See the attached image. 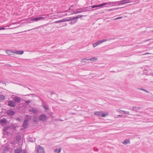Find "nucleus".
Returning a JSON list of instances; mask_svg holds the SVG:
<instances>
[{
	"instance_id": "21",
	"label": "nucleus",
	"mask_w": 153,
	"mask_h": 153,
	"mask_svg": "<svg viewBox=\"0 0 153 153\" xmlns=\"http://www.w3.org/2000/svg\"><path fill=\"white\" fill-rule=\"evenodd\" d=\"M16 140L17 141H19L21 140V136L20 135H18L16 136Z\"/></svg>"
},
{
	"instance_id": "50",
	"label": "nucleus",
	"mask_w": 153,
	"mask_h": 153,
	"mask_svg": "<svg viewBox=\"0 0 153 153\" xmlns=\"http://www.w3.org/2000/svg\"><path fill=\"white\" fill-rule=\"evenodd\" d=\"M96 43V45H97V46L98 45H99V43L98 42V41L97 42H96V43Z\"/></svg>"
},
{
	"instance_id": "61",
	"label": "nucleus",
	"mask_w": 153,
	"mask_h": 153,
	"mask_svg": "<svg viewBox=\"0 0 153 153\" xmlns=\"http://www.w3.org/2000/svg\"><path fill=\"white\" fill-rule=\"evenodd\" d=\"M114 39L113 38L110 39Z\"/></svg>"
},
{
	"instance_id": "17",
	"label": "nucleus",
	"mask_w": 153,
	"mask_h": 153,
	"mask_svg": "<svg viewBox=\"0 0 153 153\" xmlns=\"http://www.w3.org/2000/svg\"><path fill=\"white\" fill-rule=\"evenodd\" d=\"M61 150V148L59 147L58 148H57L55 149L54 151L56 153H60Z\"/></svg>"
},
{
	"instance_id": "59",
	"label": "nucleus",
	"mask_w": 153,
	"mask_h": 153,
	"mask_svg": "<svg viewBox=\"0 0 153 153\" xmlns=\"http://www.w3.org/2000/svg\"><path fill=\"white\" fill-rule=\"evenodd\" d=\"M150 39H148L146 40V41H149V40Z\"/></svg>"
},
{
	"instance_id": "63",
	"label": "nucleus",
	"mask_w": 153,
	"mask_h": 153,
	"mask_svg": "<svg viewBox=\"0 0 153 153\" xmlns=\"http://www.w3.org/2000/svg\"><path fill=\"white\" fill-rule=\"evenodd\" d=\"M114 72V71H111V72Z\"/></svg>"
},
{
	"instance_id": "56",
	"label": "nucleus",
	"mask_w": 153,
	"mask_h": 153,
	"mask_svg": "<svg viewBox=\"0 0 153 153\" xmlns=\"http://www.w3.org/2000/svg\"><path fill=\"white\" fill-rule=\"evenodd\" d=\"M51 95H52L53 94H54V93H53L51 92Z\"/></svg>"
},
{
	"instance_id": "1",
	"label": "nucleus",
	"mask_w": 153,
	"mask_h": 153,
	"mask_svg": "<svg viewBox=\"0 0 153 153\" xmlns=\"http://www.w3.org/2000/svg\"><path fill=\"white\" fill-rule=\"evenodd\" d=\"M121 1H117L109 2H106V5H107L108 6H113L116 5H121L119 4L122 3V2Z\"/></svg>"
},
{
	"instance_id": "36",
	"label": "nucleus",
	"mask_w": 153,
	"mask_h": 153,
	"mask_svg": "<svg viewBox=\"0 0 153 153\" xmlns=\"http://www.w3.org/2000/svg\"><path fill=\"white\" fill-rule=\"evenodd\" d=\"M117 110V111H118L120 113L123 114V112L124 113V111H123V110Z\"/></svg>"
},
{
	"instance_id": "52",
	"label": "nucleus",
	"mask_w": 153,
	"mask_h": 153,
	"mask_svg": "<svg viewBox=\"0 0 153 153\" xmlns=\"http://www.w3.org/2000/svg\"><path fill=\"white\" fill-rule=\"evenodd\" d=\"M69 10H74V9H71V8H69Z\"/></svg>"
},
{
	"instance_id": "18",
	"label": "nucleus",
	"mask_w": 153,
	"mask_h": 153,
	"mask_svg": "<svg viewBox=\"0 0 153 153\" xmlns=\"http://www.w3.org/2000/svg\"><path fill=\"white\" fill-rule=\"evenodd\" d=\"M22 152V149L21 148H18L15 150V153H21Z\"/></svg>"
},
{
	"instance_id": "2",
	"label": "nucleus",
	"mask_w": 153,
	"mask_h": 153,
	"mask_svg": "<svg viewBox=\"0 0 153 153\" xmlns=\"http://www.w3.org/2000/svg\"><path fill=\"white\" fill-rule=\"evenodd\" d=\"M11 129V127L10 126L4 127L3 129V134L5 135H8L10 132Z\"/></svg>"
},
{
	"instance_id": "26",
	"label": "nucleus",
	"mask_w": 153,
	"mask_h": 153,
	"mask_svg": "<svg viewBox=\"0 0 153 153\" xmlns=\"http://www.w3.org/2000/svg\"><path fill=\"white\" fill-rule=\"evenodd\" d=\"M130 143L129 139L125 140L123 142V143Z\"/></svg>"
},
{
	"instance_id": "39",
	"label": "nucleus",
	"mask_w": 153,
	"mask_h": 153,
	"mask_svg": "<svg viewBox=\"0 0 153 153\" xmlns=\"http://www.w3.org/2000/svg\"><path fill=\"white\" fill-rule=\"evenodd\" d=\"M40 98V100L42 102V105H43V106L44 105H45V104H44L45 102H44V101H43V100L42 99H41L40 98Z\"/></svg>"
},
{
	"instance_id": "62",
	"label": "nucleus",
	"mask_w": 153,
	"mask_h": 153,
	"mask_svg": "<svg viewBox=\"0 0 153 153\" xmlns=\"http://www.w3.org/2000/svg\"><path fill=\"white\" fill-rule=\"evenodd\" d=\"M67 13H66L65 16H67Z\"/></svg>"
},
{
	"instance_id": "25",
	"label": "nucleus",
	"mask_w": 153,
	"mask_h": 153,
	"mask_svg": "<svg viewBox=\"0 0 153 153\" xmlns=\"http://www.w3.org/2000/svg\"><path fill=\"white\" fill-rule=\"evenodd\" d=\"M131 109L132 111H137L138 110L137 109V107H136V106L132 107V109Z\"/></svg>"
},
{
	"instance_id": "51",
	"label": "nucleus",
	"mask_w": 153,
	"mask_h": 153,
	"mask_svg": "<svg viewBox=\"0 0 153 153\" xmlns=\"http://www.w3.org/2000/svg\"><path fill=\"white\" fill-rule=\"evenodd\" d=\"M141 108L140 107H137L138 110L139 109H140Z\"/></svg>"
},
{
	"instance_id": "54",
	"label": "nucleus",
	"mask_w": 153,
	"mask_h": 153,
	"mask_svg": "<svg viewBox=\"0 0 153 153\" xmlns=\"http://www.w3.org/2000/svg\"><path fill=\"white\" fill-rule=\"evenodd\" d=\"M13 129H15L16 128V127L15 126H13Z\"/></svg>"
},
{
	"instance_id": "38",
	"label": "nucleus",
	"mask_w": 153,
	"mask_h": 153,
	"mask_svg": "<svg viewBox=\"0 0 153 153\" xmlns=\"http://www.w3.org/2000/svg\"><path fill=\"white\" fill-rule=\"evenodd\" d=\"M30 95H32V97H34L35 96H36V95L34 94H28L27 95V96H30Z\"/></svg>"
},
{
	"instance_id": "58",
	"label": "nucleus",
	"mask_w": 153,
	"mask_h": 153,
	"mask_svg": "<svg viewBox=\"0 0 153 153\" xmlns=\"http://www.w3.org/2000/svg\"><path fill=\"white\" fill-rule=\"evenodd\" d=\"M62 100V101H64L65 102V101L64 100Z\"/></svg>"
},
{
	"instance_id": "55",
	"label": "nucleus",
	"mask_w": 153,
	"mask_h": 153,
	"mask_svg": "<svg viewBox=\"0 0 153 153\" xmlns=\"http://www.w3.org/2000/svg\"><path fill=\"white\" fill-rule=\"evenodd\" d=\"M149 54V53H146L143 54V55H145V54Z\"/></svg>"
},
{
	"instance_id": "24",
	"label": "nucleus",
	"mask_w": 153,
	"mask_h": 153,
	"mask_svg": "<svg viewBox=\"0 0 153 153\" xmlns=\"http://www.w3.org/2000/svg\"><path fill=\"white\" fill-rule=\"evenodd\" d=\"M108 40V39H104L102 40H99L98 41V42L99 43V44L100 43H101L104 42Z\"/></svg>"
},
{
	"instance_id": "64",
	"label": "nucleus",
	"mask_w": 153,
	"mask_h": 153,
	"mask_svg": "<svg viewBox=\"0 0 153 153\" xmlns=\"http://www.w3.org/2000/svg\"><path fill=\"white\" fill-rule=\"evenodd\" d=\"M59 120H61V121H62V120H61V119H59Z\"/></svg>"
},
{
	"instance_id": "12",
	"label": "nucleus",
	"mask_w": 153,
	"mask_h": 153,
	"mask_svg": "<svg viewBox=\"0 0 153 153\" xmlns=\"http://www.w3.org/2000/svg\"><path fill=\"white\" fill-rule=\"evenodd\" d=\"M85 9L86 8L84 7L82 8L77 9L76 10H78V13H79L81 12H86V10H85Z\"/></svg>"
},
{
	"instance_id": "7",
	"label": "nucleus",
	"mask_w": 153,
	"mask_h": 153,
	"mask_svg": "<svg viewBox=\"0 0 153 153\" xmlns=\"http://www.w3.org/2000/svg\"><path fill=\"white\" fill-rule=\"evenodd\" d=\"M29 121V120L28 118L27 119H25L24 120L23 123V125L22 126L25 128H26L28 126V122Z\"/></svg>"
},
{
	"instance_id": "48",
	"label": "nucleus",
	"mask_w": 153,
	"mask_h": 153,
	"mask_svg": "<svg viewBox=\"0 0 153 153\" xmlns=\"http://www.w3.org/2000/svg\"><path fill=\"white\" fill-rule=\"evenodd\" d=\"M118 9V8H115V9H113V10L117 9ZM109 10V11H111L113 10V9H110L109 10Z\"/></svg>"
},
{
	"instance_id": "27",
	"label": "nucleus",
	"mask_w": 153,
	"mask_h": 153,
	"mask_svg": "<svg viewBox=\"0 0 153 153\" xmlns=\"http://www.w3.org/2000/svg\"><path fill=\"white\" fill-rule=\"evenodd\" d=\"M33 121L35 122H37L39 121V119L36 117H33Z\"/></svg>"
},
{
	"instance_id": "31",
	"label": "nucleus",
	"mask_w": 153,
	"mask_h": 153,
	"mask_svg": "<svg viewBox=\"0 0 153 153\" xmlns=\"http://www.w3.org/2000/svg\"><path fill=\"white\" fill-rule=\"evenodd\" d=\"M138 89L140 90H141V91H143L147 93H149V92L147 91V90H146L143 89V88H139Z\"/></svg>"
},
{
	"instance_id": "45",
	"label": "nucleus",
	"mask_w": 153,
	"mask_h": 153,
	"mask_svg": "<svg viewBox=\"0 0 153 153\" xmlns=\"http://www.w3.org/2000/svg\"><path fill=\"white\" fill-rule=\"evenodd\" d=\"M23 153H27V152L26 149H25L23 151Z\"/></svg>"
},
{
	"instance_id": "43",
	"label": "nucleus",
	"mask_w": 153,
	"mask_h": 153,
	"mask_svg": "<svg viewBox=\"0 0 153 153\" xmlns=\"http://www.w3.org/2000/svg\"><path fill=\"white\" fill-rule=\"evenodd\" d=\"M18 24V23L17 22H16L15 23H10V25H13V24Z\"/></svg>"
},
{
	"instance_id": "46",
	"label": "nucleus",
	"mask_w": 153,
	"mask_h": 153,
	"mask_svg": "<svg viewBox=\"0 0 153 153\" xmlns=\"http://www.w3.org/2000/svg\"><path fill=\"white\" fill-rule=\"evenodd\" d=\"M122 18V17H118V18H117L114 19V20H117V19H121Z\"/></svg>"
},
{
	"instance_id": "34",
	"label": "nucleus",
	"mask_w": 153,
	"mask_h": 153,
	"mask_svg": "<svg viewBox=\"0 0 153 153\" xmlns=\"http://www.w3.org/2000/svg\"><path fill=\"white\" fill-rule=\"evenodd\" d=\"M32 138L29 137L28 138V140L30 142H33L34 140H32Z\"/></svg>"
},
{
	"instance_id": "40",
	"label": "nucleus",
	"mask_w": 153,
	"mask_h": 153,
	"mask_svg": "<svg viewBox=\"0 0 153 153\" xmlns=\"http://www.w3.org/2000/svg\"><path fill=\"white\" fill-rule=\"evenodd\" d=\"M43 107L46 110H47L48 109V108L45 105H44L43 106Z\"/></svg>"
},
{
	"instance_id": "33",
	"label": "nucleus",
	"mask_w": 153,
	"mask_h": 153,
	"mask_svg": "<svg viewBox=\"0 0 153 153\" xmlns=\"http://www.w3.org/2000/svg\"><path fill=\"white\" fill-rule=\"evenodd\" d=\"M82 16H83L82 15H78V16H77L76 17H74L75 20H76L77 19L80 18L82 17Z\"/></svg>"
},
{
	"instance_id": "29",
	"label": "nucleus",
	"mask_w": 153,
	"mask_h": 153,
	"mask_svg": "<svg viewBox=\"0 0 153 153\" xmlns=\"http://www.w3.org/2000/svg\"><path fill=\"white\" fill-rule=\"evenodd\" d=\"M77 21V20H74L72 21H71L70 22H69V23L70 25H73Z\"/></svg>"
},
{
	"instance_id": "30",
	"label": "nucleus",
	"mask_w": 153,
	"mask_h": 153,
	"mask_svg": "<svg viewBox=\"0 0 153 153\" xmlns=\"http://www.w3.org/2000/svg\"><path fill=\"white\" fill-rule=\"evenodd\" d=\"M88 59L90 60H91V61H95L97 60V59L95 57H93L90 59Z\"/></svg>"
},
{
	"instance_id": "16",
	"label": "nucleus",
	"mask_w": 153,
	"mask_h": 153,
	"mask_svg": "<svg viewBox=\"0 0 153 153\" xmlns=\"http://www.w3.org/2000/svg\"><path fill=\"white\" fill-rule=\"evenodd\" d=\"M106 5V3H102L98 5H94L93 7H100Z\"/></svg>"
},
{
	"instance_id": "13",
	"label": "nucleus",
	"mask_w": 153,
	"mask_h": 153,
	"mask_svg": "<svg viewBox=\"0 0 153 153\" xmlns=\"http://www.w3.org/2000/svg\"><path fill=\"white\" fill-rule=\"evenodd\" d=\"M13 99L14 102H15V103H19L21 100V98L20 97H14Z\"/></svg>"
},
{
	"instance_id": "60",
	"label": "nucleus",
	"mask_w": 153,
	"mask_h": 153,
	"mask_svg": "<svg viewBox=\"0 0 153 153\" xmlns=\"http://www.w3.org/2000/svg\"><path fill=\"white\" fill-rule=\"evenodd\" d=\"M71 6V7H73V5H72Z\"/></svg>"
},
{
	"instance_id": "23",
	"label": "nucleus",
	"mask_w": 153,
	"mask_h": 153,
	"mask_svg": "<svg viewBox=\"0 0 153 153\" xmlns=\"http://www.w3.org/2000/svg\"><path fill=\"white\" fill-rule=\"evenodd\" d=\"M64 22V19H62L58 21H56L53 22V23H59L62 22Z\"/></svg>"
},
{
	"instance_id": "28",
	"label": "nucleus",
	"mask_w": 153,
	"mask_h": 153,
	"mask_svg": "<svg viewBox=\"0 0 153 153\" xmlns=\"http://www.w3.org/2000/svg\"><path fill=\"white\" fill-rule=\"evenodd\" d=\"M102 112L98 111L94 113L95 115L100 116Z\"/></svg>"
},
{
	"instance_id": "6",
	"label": "nucleus",
	"mask_w": 153,
	"mask_h": 153,
	"mask_svg": "<svg viewBox=\"0 0 153 153\" xmlns=\"http://www.w3.org/2000/svg\"><path fill=\"white\" fill-rule=\"evenodd\" d=\"M7 105L11 107H15L16 105V103L13 100H9L8 101Z\"/></svg>"
},
{
	"instance_id": "5",
	"label": "nucleus",
	"mask_w": 153,
	"mask_h": 153,
	"mask_svg": "<svg viewBox=\"0 0 153 153\" xmlns=\"http://www.w3.org/2000/svg\"><path fill=\"white\" fill-rule=\"evenodd\" d=\"M45 17H33L31 18L32 21H38L40 20H44L45 19Z\"/></svg>"
},
{
	"instance_id": "3",
	"label": "nucleus",
	"mask_w": 153,
	"mask_h": 153,
	"mask_svg": "<svg viewBox=\"0 0 153 153\" xmlns=\"http://www.w3.org/2000/svg\"><path fill=\"white\" fill-rule=\"evenodd\" d=\"M37 153H45V151L43 148L39 145H36V146Z\"/></svg>"
},
{
	"instance_id": "37",
	"label": "nucleus",
	"mask_w": 153,
	"mask_h": 153,
	"mask_svg": "<svg viewBox=\"0 0 153 153\" xmlns=\"http://www.w3.org/2000/svg\"><path fill=\"white\" fill-rule=\"evenodd\" d=\"M31 102V101L30 100H28L25 101V102L26 103L28 104L30 102Z\"/></svg>"
},
{
	"instance_id": "14",
	"label": "nucleus",
	"mask_w": 153,
	"mask_h": 153,
	"mask_svg": "<svg viewBox=\"0 0 153 153\" xmlns=\"http://www.w3.org/2000/svg\"><path fill=\"white\" fill-rule=\"evenodd\" d=\"M68 19H64V22H66L67 21H73V20H75V17H71L68 18Z\"/></svg>"
},
{
	"instance_id": "11",
	"label": "nucleus",
	"mask_w": 153,
	"mask_h": 153,
	"mask_svg": "<svg viewBox=\"0 0 153 153\" xmlns=\"http://www.w3.org/2000/svg\"><path fill=\"white\" fill-rule=\"evenodd\" d=\"M134 1V0H121L122 3L119 4H126L128 3L131 2V1Z\"/></svg>"
},
{
	"instance_id": "15",
	"label": "nucleus",
	"mask_w": 153,
	"mask_h": 153,
	"mask_svg": "<svg viewBox=\"0 0 153 153\" xmlns=\"http://www.w3.org/2000/svg\"><path fill=\"white\" fill-rule=\"evenodd\" d=\"M94 6V5L91 6H88L86 7H85V8H86L85 10H86V12L91 10H92V9L95 8V7H93Z\"/></svg>"
},
{
	"instance_id": "41",
	"label": "nucleus",
	"mask_w": 153,
	"mask_h": 153,
	"mask_svg": "<svg viewBox=\"0 0 153 153\" xmlns=\"http://www.w3.org/2000/svg\"><path fill=\"white\" fill-rule=\"evenodd\" d=\"M87 59H82L81 61L82 62H86V60H87Z\"/></svg>"
},
{
	"instance_id": "35",
	"label": "nucleus",
	"mask_w": 153,
	"mask_h": 153,
	"mask_svg": "<svg viewBox=\"0 0 153 153\" xmlns=\"http://www.w3.org/2000/svg\"><path fill=\"white\" fill-rule=\"evenodd\" d=\"M106 116V114H105L103 113L102 112H101V115H100L101 117H105Z\"/></svg>"
},
{
	"instance_id": "9",
	"label": "nucleus",
	"mask_w": 153,
	"mask_h": 153,
	"mask_svg": "<svg viewBox=\"0 0 153 153\" xmlns=\"http://www.w3.org/2000/svg\"><path fill=\"white\" fill-rule=\"evenodd\" d=\"M7 120L5 118H4L0 120V124L1 125H3L6 124Z\"/></svg>"
},
{
	"instance_id": "49",
	"label": "nucleus",
	"mask_w": 153,
	"mask_h": 153,
	"mask_svg": "<svg viewBox=\"0 0 153 153\" xmlns=\"http://www.w3.org/2000/svg\"><path fill=\"white\" fill-rule=\"evenodd\" d=\"M5 28L4 27H1V30H5Z\"/></svg>"
},
{
	"instance_id": "32",
	"label": "nucleus",
	"mask_w": 153,
	"mask_h": 153,
	"mask_svg": "<svg viewBox=\"0 0 153 153\" xmlns=\"http://www.w3.org/2000/svg\"><path fill=\"white\" fill-rule=\"evenodd\" d=\"M78 13V10H77L76 11H73L71 12V14L72 15L73 14H76Z\"/></svg>"
},
{
	"instance_id": "42",
	"label": "nucleus",
	"mask_w": 153,
	"mask_h": 153,
	"mask_svg": "<svg viewBox=\"0 0 153 153\" xmlns=\"http://www.w3.org/2000/svg\"><path fill=\"white\" fill-rule=\"evenodd\" d=\"M124 114H129V111H124Z\"/></svg>"
},
{
	"instance_id": "47",
	"label": "nucleus",
	"mask_w": 153,
	"mask_h": 153,
	"mask_svg": "<svg viewBox=\"0 0 153 153\" xmlns=\"http://www.w3.org/2000/svg\"><path fill=\"white\" fill-rule=\"evenodd\" d=\"M94 151H97L98 150V149H96V148H94Z\"/></svg>"
},
{
	"instance_id": "19",
	"label": "nucleus",
	"mask_w": 153,
	"mask_h": 153,
	"mask_svg": "<svg viewBox=\"0 0 153 153\" xmlns=\"http://www.w3.org/2000/svg\"><path fill=\"white\" fill-rule=\"evenodd\" d=\"M10 149V147L8 146L5 147L4 149V153H6Z\"/></svg>"
},
{
	"instance_id": "22",
	"label": "nucleus",
	"mask_w": 153,
	"mask_h": 153,
	"mask_svg": "<svg viewBox=\"0 0 153 153\" xmlns=\"http://www.w3.org/2000/svg\"><path fill=\"white\" fill-rule=\"evenodd\" d=\"M30 111L31 112L33 113H35L37 112L38 111L35 108H32V109L30 110Z\"/></svg>"
},
{
	"instance_id": "20",
	"label": "nucleus",
	"mask_w": 153,
	"mask_h": 153,
	"mask_svg": "<svg viewBox=\"0 0 153 153\" xmlns=\"http://www.w3.org/2000/svg\"><path fill=\"white\" fill-rule=\"evenodd\" d=\"M5 98V97L3 95H0V102H2Z\"/></svg>"
},
{
	"instance_id": "53",
	"label": "nucleus",
	"mask_w": 153,
	"mask_h": 153,
	"mask_svg": "<svg viewBox=\"0 0 153 153\" xmlns=\"http://www.w3.org/2000/svg\"><path fill=\"white\" fill-rule=\"evenodd\" d=\"M67 23H65V24L64 26H67Z\"/></svg>"
},
{
	"instance_id": "44",
	"label": "nucleus",
	"mask_w": 153,
	"mask_h": 153,
	"mask_svg": "<svg viewBox=\"0 0 153 153\" xmlns=\"http://www.w3.org/2000/svg\"><path fill=\"white\" fill-rule=\"evenodd\" d=\"M93 47H96L97 45H96V43H95L93 44Z\"/></svg>"
},
{
	"instance_id": "10",
	"label": "nucleus",
	"mask_w": 153,
	"mask_h": 153,
	"mask_svg": "<svg viewBox=\"0 0 153 153\" xmlns=\"http://www.w3.org/2000/svg\"><path fill=\"white\" fill-rule=\"evenodd\" d=\"M11 52L18 54L22 55L24 51H15L13 52V51H12Z\"/></svg>"
},
{
	"instance_id": "57",
	"label": "nucleus",
	"mask_w": 153,
	"mask_h": 153,
	"mask_svg": "<svg viewBox=\"0 0 153 153\" xmlns=\"http://www.w3.org/2000/svg\"><path fill=\"white\" fill-rule=\"evenodd\" d=\"M68 10H66V11H65L64 12H68Z\"/></svg>"
},
{
	"instance_id": "8",
	"label": "nucleus",
	"mask_w": 153,
	"mask_h": 153,
	"mask_svg": "<svg viewBox=\"0 0 153 153\" xmlns=\"http://www.w3.org/2000/svg\"><path fill=\"white\" fill-rule=\"evenodd\" d=\"M7 115L10 116H13L15 114V112L10 109L7 111Z\"/></svg>"
},
{
	"instance_id": "4",
	"label": "nucleus",
	"mask_w": 153,
	"mask_h": 153,
	"mask_svg": "<svg viewBox=\"0 0 153 153\" xmlns=\"http://www.w3.org/2000/svg\"><path fill=\"white\" fill-rule=\"evenodd\" d=\"M39 120L40 121H45L47 120V116L45 114H43L39 117Z\"/></svg>"
}]
</instances>
